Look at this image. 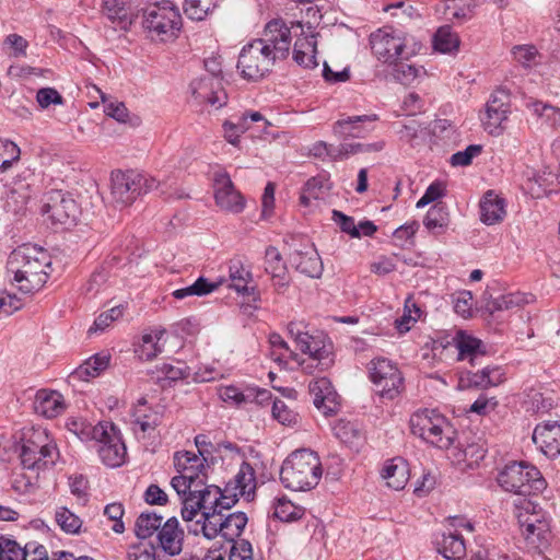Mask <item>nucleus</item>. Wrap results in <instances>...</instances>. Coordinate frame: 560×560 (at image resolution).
Returning <instances> with one entry per match:
<instances>
[{
  "label": "nucleus",
  "mask_w": 560,
  "mask_h": 560,
  "mask_svg": "<svg viewBox=\"0 0 560 560\" xmlns=\"http://www.w3.org/2000/svg\"><path fill=\"white\" fill-rule=\"evenodd\" d=\"M459 40L450 26L440 27L433 37V47L441 52H451L458 48Z\"/></svg>",
  "instance_id": "nucleus-44"
},
{
  "label": "nucleus",
  "mask_w": 560,
  "mask_h": 560,
  "mask_svg": "<svg viewBox=\"0 0 560 560\" xmlns=\"http://www.w3.org/2000/svg\"><path fill=\"white\" fill-rule=\"evenodd\" d=\"M133 423L139 425L141 432L153 431L159 424V416L147 407V400L140 399L132 412Z\"/></svg>",
  "instance_id": "nucleus-38"
},
{
  "label": "nucleus",
  "mask_w": 560,
  "mask_h": 560,
  "mask_svg": "<svg viewBox=\"0 0 560 560\" xmlns=\"http://www.w3.org/2000/svg\"><path fill=\"white\" fill-rule=\"evenodd\" d=\"M36 102L42 109L50 105H62L65 100L55 88H42L36 93Z\"/></svg>",
  "instance_id": "nucleus-53"
},
{
  "label": "nucleus",
  "mask_w": 560,
  "mask_h": 560,
  "mask_svg": "<svg viewBox=\"0 0 560 560\" xmlns=\"http://www.w3.org/2000/svg\"><path fill=\"white\" fill-rule=\"evenodd\" d=\"M163 517L155 512H142L135 523V535L139 539L150 538L162 526Z\"/></svg>",
  "instance_id": "nucleus-37"
},
{
  "label": "nucleus",
  "mask_w": 560,
  "mask_h": 560,
  "mask_svg": "<svg viewBox=\"0 0 560 560\" xmlns=\"http://www.w3.org/2000/svg\"><path fill=\"white\" fill-rule=\"evenodd\" d=\"M102 102L104 104V112L107 116L116 119L119 122H126L129 116V112L126 105L122 102H108V98L105 94L101 95Z\"/></svg>",
  "instance_id": "nucleus-54"
},
{
  "label": "nucleus",
  "mask_w": 560,
  "mask_h": 560,
  "mask_svg": "<svg viewBox=\"0 0 560 560\" xmlns=\"http://www.w3.org/2000/svg\"><path fill=\"white\" fill-rule=\"evenodd\" d=\"M382 477L389 488L394 490L404 489L409 480L407 463L401 457L388 460L382 469Z\"/></svg>",
  "instance_id": "nucleus-30"
},
{
  "label": "nucleus",
  "mask_w": 560,
  "mask_h": 560,
  "mask_svg": "<svg viewBox=\"0 0 560 560\" xmlns=\"http://www.w3.org/2000/svg\"><path fill=\"white\" fill-rule=\"evenodd\" d=\"M294 61L306 69H314L318 66L316 59V39L314 35L298 38L293 49Z\"/></svg>",
  "instance_id": "nucleus-32"
},
{
  "label": "nucleus",
  "mask_w": 560,
  "mask_h": 560,
  "mask_svg": "<svg viewBox=\"0 0 560 560\" xmlns=\"http://www.w3.org/2000/svg\"><path fill=\"white\" fill-rule=\"evenodd\" d=\"M273 517L281 522H292L302 517L303 511L285 498L277 499L273 506Z\"/></svg>",
  "instance_id": "nucleus-45"
},
{
  "label": "nucleus",
  "mask_w": 560,
  "mask_h": 560,
  "mask_svg": "<svg viewBox=\"0 0 560 560\" xmlns=\"http://www.w3.org/2000/svg\"><path fill=\"white\" fill-rule=\"evenodd\" d=\"M230 278L232 281L231 288L235 289L238 293L249 295L255 290L247 285L252 279L250 271L245 269L240 261H233L231 264Z\"/></svg>",
  "instance_id": "nucleus-41"
},
{
  "label": "nucleus",
  "mask_w": 560,
  "mask_h": 560,
  "mask_svg": "<svg viewBox=\"0 0 560 560\" xmlns=\"http://www.w3.org/2000/svg\"><path fill=\"white\" fill-rule=\"evenodd\" d=\"M410 40H412V37L392 26H384L370 36L373 54L377 59L390 65L398 60L408 59L415 54L413 49H409Z\"/></svg>",
  "instance_id": "nucleus-9"
},
{
  "label": "nucleus",
  "mask_w": 560,
  "mask_h": 560,
  "mask_svg": "<svg viewBox=\"0 0 560 560\" xmlns=\"http://www.w3.org/2000/svg\"><path fill=\"white\" fill-rule=\"evenodd\" d=\"M308 389L314 397V406L322 411L324 416H334L339 411L341 406L340 396L327 377L311 381Z\"/></svg>",
  "instance_id": "nucleus-18"
},
{
  "label": "nucleus",
  "mask_w": 560,
  "mask_h": 560,
  "mask_svg": "<svg viewBox=\"0 0 560 560\" xmlns=\"http://www.w3.org/2000/svg\"><path fill=\"white\" fill-rule=\"evenodd\" d=\"M323 475L322 463L316 452L301 448L292 452L282 463L280 481L292 491L314 489Z\"/></svg>",
  "instance_id": "nucleus-3"
},
{
  "label": "nucleus",
  "mask_w": 560,
  "mask_h": 560,
  "mask_svg": "<svg viewBox=\"0 0 560 560\" xmlns=\"http://www.w3.org/2000/svg\"><path fill=\"white\" fill-rule=\"evenodd\" d=\"M423 224L429 231L446 228L448 224V211L446 206L443 202L434 203L427 212Z\"/></svg>",
  "instance_id": "nucleus-43"
},
{
  "label": "nucleus",
  "mask_w": 560,
  "mask_h": 560,
  "mask_svg": "<svg viewBox=\"0 0 560 560\" xmlns=\"http://www.w3.org/2000/svg\"><path fill=\"white\" fill-rule=\"evenodd\" d=\"M143 500L150 505H166L168 497L158 485H150L143 494Z\"/></svg>",
  "instance_id": "nucleus-63"
},
{
  "label": "nucleus",
  "mask_w": 560,
  "mask_h": 560,
  "mask_svg": "<svg viewBox=\"0 0 560 560\" xmlns=\"http://www.w3.org/2000/svg\"><path fill=\"white\" fill-rule=\"evenodd\" d=\"M142 25L152 38L167 42L177 37L182 28V15L172 1L164 0L144 10Z\"/></svg>",
  "instance_id": "nucleus-6"
},
{
  "label": "nucleus",
  "mask_w": 560,
  "mask_h": 560,
  "mask_svg": "<svg viewBox=\"0 0 560 560\" xmlns=\"http://www.w3.org/2000/svg\"><path fill=\"white\" fill-rule=\"evenodd\" d=\"M178 472L177 476H174L171 480V486L177 492V494L184 493L186 490H189V485L194 483V478L196 476H200L206 472V466L199 467V465L194 466H180V462L178 460L177 468H175Z\"/></svg>",
  "instance_id": "nucleus-36"
},
{
  "label": "nucleus",
  "mask_w": 560,
  "mask_h": 560,
  "mask_svg": "<svg viewBox=\"0 0 560 560\" xmlns=\"http://www.w3.org/2000/svg\"><path fill=\"white\" fill-rule=\"evenodd\" d=\"M207 523L196 521L194 524L188 525V534L199 535L201 533L209 540L221 536L226 541L234 542L242 535L248 522L247 515L241 511L230 514H224L223 512L207 514Z\"/></svg>",
  "instance_id": "nucleus-7"
},
{
  "label": "nucleus",
  "mask_w": 560,
  "mask_h": 560,
  "mask_svg": "<svg viewBox=\"0 0 560 560\" xmlns=\"http://www.w3.org/2000/svg\"><path fill=\"white\" fill-rule=\"evenodd\" d=\"M533 442L549 458L560 455V421L538 423L533 432Z\"/></svg>",
  "instance_id": "nucleus-19"
},
{
  "label": "nucleus",
  "mask_w": 560,
  "mask_h": 560,
  "mask_svg": "<svg viewBox=\"0 0 560 560\" xmlns=\"http://www.w3.org/2000/svg\"><path fill=\"white\" fill-rule=\"evenodd\" d=\"M439 552L450 560H460L466 555V546L459 533H443L442 539L438 541Z\"/></svg>",
  "instance_id": "nucleus-34"
},
{
  "label": "nucleus",
  "mask_w": 560,
  "mask_h": 560,
  "mask_svg": "<svg viewBox=\"0 0 560 560\" xmlns=\"http://www.w3.org/2000/svg\"><path fill=\"white\" fill-rule=\"evenodd\" d=\"M497 481L506 492L528 497L546 489L541 472L525 462H511L498 474Z\"/></svg>",
  "instance_id": "nucleus-4"
},
{
  "label": "nucleus",
  "mask_w": 560,
  "mask_h": 560,
  "mask_svg": "<svg viewBox=\"0 0 560 560\" xmlns=\"http://www.w3.org/2000/svg\"><path fill=\"white\" fill-rule=\"evenodd\" d=\"M155 178L135 171H115L110 176V195L119 207H127L144 194L158 188Z\"/></svg>",
  "instance_id": "nucleus-8"
},
{
  "label": "nucleus",
  "mask_w": 560,
  "mask_h": 560,
  "mask_svg": "<svg viewBox=\"0 0 560 560\" xmlns=\"http://www.w3.org/2000/svg\"><path fill=\"white\" fill-rule=\"evenodd\" d=\"M104 514L110 520L114 521V525L112 529L117 534H122L125 532V525L122 522V516L125 514V509L121 503H110L107 504L104 509Z\"/></svg>",
  "instance_id": "nucleus-59"
},
{
  "label": "nucleus",
  "mask_w": 560,
  "mask_h": 560,
  "mask_svg": "<svg viewBox=\"0 0 560 560\" xmlns=\"http://www.w3.org/2000/svg\"><path fill=\"white\" fill-rule=\"evenodd\" d=\"M378 120L376 114L349 116L339 119L334 125V133L340 138H363L366 133L371 132L373 128H369L366 124H372Z\"/></svg>",
  "instance_id": "nucleus-23"
},
{
  "label": "nucleus",
  "mask_w": 560,
  "mask_h": 560,
  "mask_svg": "<svg viewBox=\"0 0 560 560\" xmlns=\"http://www.w3.org/2000/svg\"><path fill=\"white\" fill-rule=\"evenodd\" d=\"M56 522L67 534H77L82 526V521L80 517L73 514L67 508H60L56 512Z\"/></svg>",
  "instance_id": "nucleus-48"
},
{
  "label": "nucleus",
  "mask_w": 560,
  "mask_h": 560,
  "mask_svg": "<svg viewBox=\"0 0 560 560\" xmlns=\"http://www.w3.org/2000/svg\"><path fill=\"white\" fill-rule=\"evenodd\" d=\"M520 528L528 546L532 548H540L548 542L550 534L548 522H540L536 525L528 523L527 526Z\"/></svg>",
  "instance_id": "nucleus-39"
},
{
  "label": "nucleus",
  "mask_w": 560,
  "mask_h": 560,
  "mask_svg": "<svg viewBox=\"0 0 560 560\" xmlns=\"http://www.w3.org/2000/svg\"><path fill=\"white\" fill-rule=\"evenodd\" d=\"M218 3L219 0H185L184 12L190 20L202 21Z\"/></svg>",
  "instance_id": "nucleus-42"
},
{
  "label": "nucleus",
  "mask_w": 560,
  "mask_h": 560,
  "mask_svg": "<svg viewBox=\"0 0 560 560\" xmlns=\"http://www.w3.org/2000/svg\"><path fill=\"white\" fill-rule=\"evenodd\" d=\"M291 47V31L282 20H272L262 36L246 44L238 56L237 69L247 80H258L270 72L277 59H285Z\"/></svg>",
  "instance_id": "nucleus-1"
},
{
  "label": "nucleus",
  "mask_w": 560,
  "mask_h": 560,
  "mask_svg": "<svg viewBox=\"0 0 560 560\" xmlns=\"http://www.w3.org/2000/svg\"><path fill=\"white\" fill-rule=\"evenodd\" d=\"M9 270L23 293H33L44 287L48 279L46 268L50 267L48 254L36 245H23L14 249L8 261Z\"/></svg>",
  "instance_id": "nucleus-2"
},
{
  "label": "nucleus",
  "mask_w": 560,
  "mask_h": 560,
  "mask_svg": "<svg viewBox=\"0 0 560 560\" xmlns=\"http://www.w3.org/2000/svg\"><path fill=\"white\" fill-rule=\"evenodd\" d=\"M190 91L195 100L208 103L217 108L223 107L228 102V94L222 85V78L201 75L191 81Z\"/></svg>",
  "instance_id": "nucleus-15"
},
{
  "label": "nucleus",
  "mask_w": 560,
  "mask_h": 560,
  "mask_svg": "<svg viewBox=\"0 0 560 560\" xmlns=\"http://www.w3.org/2000/svg\"><path fill=\"white\" fill-rule=\"evenodd\" d=\"M291 265L301 273L318 278L323 272L322 259L313 244L306 243L290 254Z\"/></svg>",
  "instance_id": "nucleus-21"
},
{
  "label": "nucleus",
  "mask_w": 560,
  "mask_h": 560,
  "mask_svg": "<svg viewBox=\"0 0 560 560\" xmlns=\"http://www.w3.org/2000/svg\"><path fill=\"white\" fill-rule=\"evenodd\" d=\"M332 220L340 228L343 233L349 234L351 237L360 238L361 233L354 223V219L352 217L346 215L339 210L332 211Z\"/></svg>",
  "instance_id": "nucleus-57"
},
{
  "label": "nucleus",
  "mask_w": 560,
  "mask_h": 560,
  "mask_svg": "<svg viewBox=\"0 0 560 560\" xmlns=\"http://www.w3.org/2000/svg\"><path fill=\"white\" fill-rule=\"evenodd\" d=\"M198 502V509H203L201 513V523H207V514H219L225 510H231L236 503L235 494H230V488L221 489L219 486L210 485L202 490L194 491L191 494Z\"/></svg>",
  "instance_id": "nucleus-12"
},
{
  "label": "nucleus",
  "mask_w": 560,
  "mask_h": 560,
  "mask_svg": "<svg viewBox=\"0 0 560 560\" xmlns=\"http://www.w3.org/2000/svg\"><path fill=\"white\" fill-rule=\"evenodd\" d=\"M523 303V299L518 294H505L494 299L488 304V308L491 313L498 311L512 310L513 307L520 306Z\"/></svg>",
  "instance_id": "nucleus-58"
},
{
  "label": "nucleus",
  "mask_w": 560,
  "mask_h": 560,
  "mask_svg": "<svg viewBox=\"0 0 560 560\" xmlns=\"http://www.w3.org/2000/svg\"><path fill=\"white\" fill-rule=\"evenodd\" d=\"M34 410L45 418H55L65 410L63 397L57 390L40 389L35 396Z\"/></svg>",
  "instance_id": "nucleus-27"
},
{
  "label": "nucleus",
  "mask_w": 560,
  "mask_h": 560,
  "mask_svg": "<svg viewBox=\"0 0 560 560\" xmlns=\"http://www.w3.org/2000/svg\"><path fill=\"white\" fill-rule=\"evenodd\" d=\"M165 334V330H155L153 334H145L142 336L140 345V357L147 360L154 359L162 352V347L159 345L160 339Z\"/></svg>",
  "instance_id": "nucleus-46"
},
{
  "label": "nucleus",
  "mask_w": 560,
  "mask_h": 560,
  "mask_svg": "<svg viewBox=\"0 0 560 560\" xmlns=\"http://www.w3.org/2000/svg\"><path fill=\"white\" fill-rule=\"evenodd\" d=\"M409 423L412 434L440 450L450 448L454 442L455 430L444 416L433 409L416 411Z\"/></svg>",
  "instance_id": "nucleus-5"
},
{
  "label": "nucleus",
  "mask_w": 560,
  "mask_h": 560,
  "mask_svg": "<svg viewBox=\"0 0 560 560\" xmlns=\"http://www.w3.org/2000/svg\"><path fill=\"white\" fill-rule=\"evenodd\" d=\"M102 12L115 30L127 32L138 15L132 0H103Z\"/></svg>",
  "instance_id": "nucleus-20"
},
{
  "label": "nucleus",
  "mask_w": 560,
  "mask_h": 560,
  "mask_svg": "<svg viewBox=\"0 0 560 560\" xmlns=\"http://www.w3.org/2000/svg\"><path fill=\"white\" fill-rule=\"evenodd\" d=\"M180 499H182V511H180V514H182V517L183 520L188 523V525H191L194 524L195 522H192L195 520V517L197 515H201V513L203 512V509H198V502L196 499H194V497H185V495H179Z\"/></svg>",
  "instance_id": "nucleus-60"
},
{
  "label": "nucleus",
  "mask_w": 560,
  "mask_h": 560,
  "mask_svg": "<svg viewBox=\"0 0 560 560\" xmlns=\"http://www.w3.org/2000/svg\"><path fill=\"white\" fill-rule=\"evenodd\" d=\"M510 112L509 92L504 89L493 91L486 104L485 117L481 118L485 130L494 137L502 135Z\"/></svg>",
  "instance_id": "nucleus-13"
},
{
  "label": "nucleus",
  "mask_w": 560,
  "mask_h": 560,
  "mask_svg": "<svg viewBox=\"0 0 560 560\" xmlns=\"http://www.w3.org/2000/svg\"><path fill=\"white\" fill-rule=\"evenodd\" d=\"M370 380L376 393L385 399L393 400L404 389V377L396 364L385 358H377L369 364Z\"/></svg>",
  "instance_id": "nucleus-10"
},
{
  "label": "nucleus",
  "mask_w": 560,
  "mask_h": 560,
  "mask_svg": "<svg viewBox=\"0 0 560 560\" xmlns=\"http://www.w3.org/2000/svg\"><path fill=\"white\" fill-rule=\"evenodd\" d=\"M67 428L81 441L89 442L104 438L106 435V429H112V422L105 421L92 424L85 419H70L67 422Z\"/></svg>",
  "instance_id": "nucleus-29"
},
{
  "label": "nucleus",
  "mask_w": 560,
  "mask_h": 560,
  "mask_svg": "<svg viewBox=\"0 0 560 560\" xmlns=\"http://www.w3.org/2000/svg\"><path fill=\"white\" fill-rule=\"evenodd\" d=\"M218 287V282H211L205 277H199L192 284L173 291L172 295L177 300L192 295L203 296L217 290Z\"/></svg>",
  "instance_id": "nucleus-40"
},
{
  "label": "nucleus",
  "mask_w": 560,
  "mask_h": 560,
  "mask_svg": "<svg viewBox=\"0 0 560 560\" xmlns=\"http://www.w3.org/2000/svg\"><path fill=\"white\" fill-rule=\"evenodd\" d=\"M265 271L271 276L275 290L283 293L290 285V277L282 255L275 246H268L264 258Z\"/></svg>",
  "instance_id": "nucleus-22"
},
{
  "label": "nucleus",
  "mask_w": 560,
  "mask_h": 560,
  "mask_svg": "<svg viewBox=\"0 0 560 560\" xmlns=\"http://www.w3.org/2000/svg\"><path fill=\"white\" fill-rule=\"evenodd\" d=\"M161 549L168 556H177L183 550L184 530L176 517L168 518L158 530Z\"/></svg>",
  "instance_id": "nucleus-24"
},
{
  "label": "nucleus",
  "mask_w": 560,
  "mask_h": 560,
  "mask_svg": "<svg viewBox=\"0 0 560 560\" xmlns=\"http://www.w3.org/2000/svg\"><path fill=\"white\" fill-rule=\"evenodd\" d=\"M229 560H253L252 544L246 539L234 541L230 549Z\"/></svg>",
  "instance_id": "nucleus-61"
},
{
  "label": "nucleus",
  "mask_w": 560,
  "mask_h": 560,
  "mask_svg": "<svg viewBox=\"0 0 560 560\" xmlns=\"http://www.w3.org/2000/svg\"><path fill=\"white\" fill-rule=\"evenodd\" d=\"M528 409L535 413H547L555 406V399L551 396H546L544 393L533 392L528 395Z\"/></svg>",
  "instance_id": "nucleus-51"
},
{
  "label": "nucleus",
  "mask_w": 560,
  "mask_h": 560,
  "mask_svg": "<svg viewBox=\"0 0 560 560\" xmlns=\"http://www.w3.org/2000/svg\"><path fill=\"white\" fill-rule=\"evenodd\" d=\"M524 506L518 509L516 513V518L520 527L527 526L528 523H533L534 525L540 522H547L545 517L535 511V506L533 502L524 500Z\"/></svg>",
  "instance_id": "nucleus-50"
},
{
  "label": "nucleus",
  "mask_w": 560,
  "mask_h": 560,
  "mask_svg": "<svg viewBox=\"0 0 560 560\" xmlns=\"http://www.w3.org/2000/svg\"><path fill=\"white\" fill-rule=\"evenodd\" d=\"M299 349L303 353L310 354V360L316 361V366L320 372L329 369L334 363L331 343L326 342L323 336L310 335L308 340H302Z\"/></svg>",
  "instance_id": "nucleus-25"
},
{
  "label": "nucleus",
  "mask_w": 560,
  "mask_h": 560,
  "mask_svg": "<svg viewBox=\"0 0 560 560\" xmlns=\"http://www.w3.org/2000/svg\"><path fill=\"white\" fill-rule=\"evenodd\" d=\"M42 212L52 225L65 226L74 224L80 213L75 200L62 190H50L45 195Z\"/></svg>",
  "instance_id": "nucleus-11"
},
{
  "label": "nucleus",
  "mask_w": 560,
  "mask_h": 560,
  "mask_svg": "<svg viewBox=\"0 0 560 560\" xmlns=\"http://www.w3.org/2000/svg\"><path fill=\"white\" fill-rule=\"evenodd\" d=\"M20 155L21 150L13 141L0 139V173L8 171Z\"/></svg>",
  "instance_id": "nucleus-47"
},
{
  "label": "nucleus",
  "mask_w": 560,
  "mask_h": 560,
  "mask_svg": "<svg viewBox=\"0 0 560 560\" xmlns=\"http://www.w3.org/2000/svg\"><path fill=\"white\" fill-rule=\"evenodd\" d=\"M482 152V145L470 144L465 150L458 151L451 156V164L453 166H467L471 164L474 158Z\"/></svg>",
  "instance_id": "nucleus-55"
},
{
  "label": "nucleus",
  "mask_w": 560,
  "mask_h": 560,
  "mask_svg": "<svg viewBox=\"0 0 560 560\" xmlns=\"http://www.w3.org/2000/svg\"><path fill=\"white\" fill-rule=\"evenodd\" d=\"M504 380L503 369L499 365H487L477 372H469L467 375L469 386L477 388L498 386L503 383Z\"/></svg>",
  "instance_id": "nucleus-33"
},
{
  "label": "nucleus",
  "mask_w": 560,
  "mask_h": 560,
  "mask_svg": "<svg viewBox=\"0 0 560 560\" xmlns=\"http://www.w3.org/2000/svg\"><path fill=\"white\" fill-rule=\"evenodd\" d=\"M58 456V448L52 442L39 444L35 441L26 440L22 444L20 452L23 467L32 470H42L54 466Z\"/></svg>",
  "instance_id": "nucleus-14"
},
{
  "label": "nucleus",
  "mask_w": 560,
  "mask_h": 560,
  "mask_svg": "<svg viewBox=\"0 0 560 560\" xmlns=\"http://www.w3.org/2000/svg\"><path fill=\"white\" fill-rule=\"evenodd\" d=\"M504 214V199L489 190L480 201V220L488 225H492L500 222Z\"/></svg>",
  "instance_id": "nucleus-31"
},
{
  "label": "nucleus",
  "mask_w": 560,
  "mask_h": 560,
  "mask_svg": "<svg viewBox=\"0 0 560 560\" xmlns=\"http://www.w3.org/2000/svg\"><path fill=\"white\" fill-rule=\"evenodd\" d=\"M486 450L482 445L477 443H470L462 448H458V453L455 454L458 460L465 462L468 467L477 465L485 458Z\"/></svg>",
  "instance_id": "nucleus-49"
},
{
  "label": "nucleus",
  "mask_w": 560,
  "mask_h": 560,
  "mask_svg": "<svg viewBox=\"0 0 560 560\" xmlns=\"http://www.w3.org/2000/svg\"><path fill=\"white\" fill-rule=\"evenodd\" d=\"M109 359L110 357L107 354H94L75 369L71 377L80 381H89L91 377H96L102 371L107 369Z\"/></svg>",
  "instance_id": "nucleus-35"
},
{
  "label": "nucleus",
  "mask_w": 560,
  "mask_h": 560,
  "mask_svg": "<svg viewBox=\"0 0 560 560\" xmlns=\"http://www.w3.org/2000/svg\"><path fill=\"white\" fill-rule=\"evenodd\" d=\"M225 488H230V494H235L237 499L238 497L254 494L256 478L253 466L247 462H243L233 480L229 481Z\"/></svg>",
  "instance_id": "nucleus-28"
},
{
  "label": "nucleus",
  "mask_w": 560,
  "mask_h": 560,
  "mask_svg": "<svg viewBox=\"0 0 560 560\" xmlns=\"http://www.w3.org/2000/svg\"><path fill=\"white\" fill-rule=\"evenodd\" d=\"M214 198L217 205L229 212L241 213L245 208L243 195L235 189L225 172L214 174Z\"/></svg>",
  "instance_id": "nucleus-16"
},
{
  "label": "nucleus",
  "mask_w": 560,
  "mask_h": 560,
  "mask_svg": "<svg viewBox=\"0 0 560 560\" xmlns=\"http://www.w3.org/2000/svg\"><path fill=\"white\" fill-rule=\"evenodd\" d=\"M25 546H21L13 539H3V560H26Z\"/></svg>",
  "instance_id": "nucleus-62"
},
{
  "label": "nucleus",
  "mask_w": 560,
  "mask_h": 560,
  "mask_svg": "<svg viewBox=\"0 0 560 560\" xmlns=\"http://www.w3.org/2000/svg\"><path fill=\"white\" fill-rule=\"evenodd\" d=\"M272 416L280 423L291 425L296 422L298 415L283 400L276 399L272 404Z\"/></svg>",
  "instance_id": "nucleus-56"
},
{
  "label": "nucleus",
  "mask_w": 560,
  "mask_h": 560,
  "mask_svg": "<svg viewBox=\"0 0 560 560\" xmlns=\"http://www.w3.org/2000/svg\"><path fill=\"white\" fill-rule=\"evenodd\" d=\"M453 340L458 350V360H468L476 365L477 360L486 354L485 343L464 330H458Z\"/></svg>",
  "instance_id": "nucleus-26"
},
{
  "label": "nucleus",
  "mask_w": 560,
  "mask_h": 560,
  "mask_svg": "<svg viewBox=\"0 0 560 560\" xmlns=\"http://www.w3.org/2000/svg\"><path fill=\"white\" fill-rule=\"evenodd\" d=\"M95 442L100 444L97 452L104 465L116 468L125 463L126 445L114 423H112V429H106V435Z\"/></svg>",
  "instance_id": "nucleus-17"
},
{
  "label": "nucleus",
  "mask_w": 560,
  "mask_h": 560,
  "mask_svg": "<svg viewBox=\"0 0 560 560\" xmlns=\"http://www.w3.org/2000/svg\"><path fill=\"white\" fill-rule=\"evenodd\" d=\"M156 370L161 373V375H158V380L164 377L170 381H178L189 375L188 368L184 363H178L177 365L162 363L156 366Z\"/></svg>",
  "instance_id": "nucleus-52"
},
{
  "label": "nucleus",
  "mask_w": 560,
  "mask_h": 560,
  "mask_svg": "<svg viewBox=\"0 0 560 560\" xmlns=\"http://www.w3.org/2000/svg\"><path fill=\"white\" fill-rule=\"evenodd\" d=\"M423 101L419 94L415 92L408 93L402 101L401 109L408 116H413L422 112Z\"/></svg>",
  "instance_id": "nucleus-64"
}]
</instances>
